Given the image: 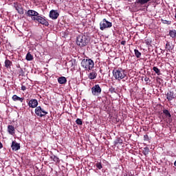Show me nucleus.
<instances>
[{
  "label": "nucleus",
  "mask_w": 176,
  "mask_h": 176,
  "mask_svg": "<svg viewBox=\"0 0 176 176\" xmlns=\"http://www.w3.org/2000/svg\"><path fill=\"white\" fill-rule=\"evenodd\" d=\"M32 20L33 21H38V23L42 24L43 25H45V27H47L49 25V22L47 21V20L39 16V14L37 16L33 17Z\"/></svg>",
  "instance_id": "obj_5"
},
{
  "label": "nucleus",
  "mask_w": 176,
  "mask_h": 176,
  "mask_svg": "<svg viewBox=\"0 0 176 176\" xmlns=\"http://www.w3.org/2000/svg\"><path fill=\"white\" fill-rule=\"evenodd\" d=\"M76 42L80 47H85V46H87V43L89 42V37L83 34L79 35L77 36Z\"/></svg>",
  "instance_id": "obj_1"
},
{
  "label": "nucleus",
  "mask_w": 176,
  "mask_h": 176,
  "mask_svg": "<svg viewBox=\"0 0 176 176\" xmlns=\"http://www.w3.org/2000/svg\"><path fill=\"white\" fill-rule=\"evenodd\" d=\"M146 45H148V46H151V43H152V41L149 39H146L144 41Z\"/></svg>",
  "instance_id": "obj_33"
},
{
  "label": "nucleus",
  "mask_w": 176,
  "mask_h": 176,
  "mask_svg": "<svg viewBox=\"0 0 176 176\" xmlns=\"http://www.w3.org/2000/svg\"><path fill=\"white\" fill-rule=\"evenodd\" d=\"M161 22L162 24H166L167 25H171V23H173L171 21H167L166 19H162Z\"/></svg>",
  "instance_id": "obj_25"
},
{
  "label": "nucleus",
  "mask_w": 176,
  "mask_h": 176,
  "mask_svg": "<svg viewBox=\"0 0 176 176\" xmlns=\"http://www.w3.org/2000/svg\"><path fill=\"white\" fill-rule=\"evenodd\" d=\"M28 104L30 108L38 107V100L36 99H31Z\"/></svg>",
  "instance_id": "obj_12"
},
{
  "label": "nucleus",
  "mask_w": 176,
  "mask_h": 176,
  "mask_svg": "<svg viewBox=\"0 0 176 176\" xmlns=\"http://www.w3.org/2000/svg\"><path fill=\"white\" fill-rule=\"evenodd\" d=\"M144 80H145V82H146L147 83H150V82H151V80H149V78H148V77H145V78H144Z\"/></svg>",
  "instance_id": "obj_35"
},
{
  "label": "nucleus",
  "mask_w": 176,
  "mask_h": 176,
  "mask_svg": "<svg viewBox=\"0 0 176 176\" xmlns=\"http://www.w3.org/2000/svg\"><path fill=\"white\" fill-rule=\"evenodd\" d=\"M25 59L28 60V61H32V60H34V56L31 54V53L28 52L27 54H26V58Z\"/></svg>",
  "instance_id": "obj_23"
},
{
  "label": "nucleus",
  "mask_w": 176,
  "mask_h": 176,
  "mask_svg": "<svg viewBox=\"0 0 176 176\" xmlns=\"http://www.w3.org/2000/svg\"><path fill=\"white\" fill-rule=\"evenodd\" d=\"M35 113L37 116H39L40 118H43V116H46L47 115V111L42 109L41 106H38L35 109Z\"/></svg>",
  "instance_id": "obj_6"
},
{
  "label": "nucleus",
  "mask_w": 176,
  "mask_h": 176,
  "mask_svg": "<svg viewBox=\"0 0 176 176\" xmlns=\"http://www.w3.org/2000/svg\"><path fill=\"white\" fill-rule=\"evenodd\" d=\"M148 6H149V5H148V6H146V8H148Z\"/></svg>",
  "instance_id": "obj_43"
},
{
  "label": "nucleus",
  "mask_w": 176,
  "mask_h": 176,
  "mask_svg": "<svg viewBox=\"0 0 176 176\" xmlns=\"http://www.w3.org/2000/svg\"><path fill=\"white\" fill-rule=\"evenodd\" d=\"M121 45H123V46H124L126 45V41H121Z\"/></svg>",
  "instance_id": "obj_37"
},
{
  "label": "nucleus",
  "mask_w": 176,
  "mask_h": 176,
  "mask_svg": "<svg viewBox=\"0 0 176 176\" xmlns=\"http://www.w3.org/2000/svg\"><path fill=\"white\" fill-rule=\"evenodd\" d=\"M19 72V76H25V72L22 68H20L18 70Z\"/></svg>",
  "instance_id": "obj_27"
},
{
  "label": "nucleus",
  "mask_w": 176,
  "mask_h": 176,
  "mask_svg": "<svg viewBox=\"0 0 176 176\" xmlns=\"http://www.w3.org/2000/svg\"><path fill=\"white\" fill-rule=\"evenodd\" d=\"M153 70L155 71V74L160 75V69H159V68H157V67H153Z\"/></svg>",
  "instance_id": "obj_30"
},
{
  "label": "nucleus",
  "mask_w": 176,
  "mask_h": 176,
  "mask_svg": "<svg viewBox=\"0 0 176 176\" xmlns=\"http://www.w3.org/2000/svg\"><path fill=\"white\" fill-rule=\"evenodd\" d=\"M81 66L85 68L86 71H91L94 68V61L90 58L82 59L81 61Z\"/></svg>",
  "instance_id": "obj_2"
},
{
  "label": "nucleus",
  "mask_w": 176,
  "mask_h": 176,
  "mask_svg": "<svg viewBox=\"0 0 176 176\" xmlns=\"http://www.w3.org/2000/svg\"><path fill=\"white\" fill-rule=\"evenodd\" d=\"M175 18L176 19V13H175Z\"/></svg>",
  "instance_id": "obj_41"
},
{
  "label": "nucleus",
  "mask_w": 176,
  "mask_h": 176,
  "mask_svg": "<svg viewBox=\"0 0 176 176\" xmlns=\"http://www.w3.org/2000/svg\"><path fill=\"white\" fill-rule=\"evenodd\" d=\"M76 123L78 126H82L83 125V121L82 120V119H80V118L76 119Z\"/></svg>",
  "instance_id": "obj_29"
},
{
  "label": "nucleus",
  "mask_w": 176,
  "mask_h": 176,
  "mask_svg": "<svg viewBox=\"0 0 176 176\" xmlns=\"http://www.w3.org/2000/svg\"><path fill=\"white\" fill-rule=\"evenodd\" d=\"M3 148V144H2V142H0V149H2Z\"/></svg>",
  "instance_id": "obj_38"
},
{
  "label": "nucleus",
  "mask_w": 176,
  "mask_h": 176,
  "mask_svg": "<svg viewBox=\"0 0 176 176\" xmlns=\"http://www.w3.org/2000/svg\"><path fill=\"white\" fill-rule=\"evenodd\" d=\"M144 141H149V136L148 135H144Z\"/></svg>",
  "instance_id": "obj_34"
},
{
  "label": "nucleus",
  "mask_w": 176,
  "mask_h": 176,
  "mask_svg": "<svg viewBox=\"0 0 176 176\" xmlns=\"http://www.w3.org/2000/svg\"><path fill=\"white\" fill-rule=\"evenodd\" d=\"M166 56H168V53H166Z\"/></svg>",
  "instance_id": "obj_42"
},
{
  "label": "nucleus",
  "mask_w": 176,
  "mask_h": 176,
  "mask_svg": "<svg viewBox=\"0 0 176 176\" xmlns=\"http://www.w3.org/2000/svg\"><path fill=\"white\" fill-rule=\"evenodd\" d=\"M169 36H170V38H176V30H169Z\"/></svg>",
  "instance_id": "obj_24"
},
{
  "label": "nucleus",
  "mask_w": 176,
  "mask_h": 176,
  "mask_svg": "<svg viewBox=\"0 0 176 176\" xmlns=\"http://www.w3.org/2000/svg\"><path fill=\"white\" fill-rule=\"evenodd\" d=\"M11 148L12 151H19V149H20V144L16 142H12Z\"/></svg>",
  "instance_id": "obj_14"
},
{
  "label": "nucleus",
  "mask_w": 176,
  "mask_h": 176,
  "mask_svg": "<svg viewBox=\"0 0 176 176\" xmlns=\"http://www.w3.org/2000/svg\"><path fill=\"white\" fill-rule=\"evenodd\" d=\"M165 49H166V52H171L173 50V45H171L170 42H166Z\"/></svg>",
  "instance_id": "obj_20"
},
{
  "label": "nucleus",
  "mask_w": 176,
  "mask_h": 176,
  "mask_svg": "<svg viewBox=\"0 0 176 176\" xmlns=\"http://www.w3.org/2000/svg\"><path fill=\"white\" fill-rule=\"evenodd\" d=\"M142 153H143V155H144V156L148 155V153H149V148L148 147H144L143 148Z\"/></svg>",
  "instance_id": "obj_26"
},
{
  "label": "nucleus",
  "mask_w": 176,
  "mask_h": 176,
  "mask_svg": "<svg viewBox=\"0 0 176 176\" xmlns=\"http://www.w3.org/2000/svg\"><path fill=\"white\" fill-rule=\"evenodd\" d=\"M14 8L18 12L19 14H24V8L20 3H14Z\"/></svg>",
  "instance_id": "obj_8"
},
{
  "label": "nucleus",
  "mask_w": 176,
  "mask_h": 176,
  "mask_svg": "<svg viewBox=\"0 0 176 176\" xmlns=\"http://www.w3.org/2000/svg\"><path fill=\"white\" fill-rule=\"evenodd\" d=\"M17 68H19V69H20V68H21V67H20V65H19L17 66Z\"/></svg>",
  "instance_id": "obj_40"
},
{
  "label": "nucleus",
  "mask_w": 176,
  "mask_h": 176,
  "mask_svg": "<svg viewBox=\"0 0 176 176\" xmlns=\"http://www.w3.org/2000/svg\"><path fill=\"white\" fill-rule=\"evenodd\" d=\"M21 90H22L23 91H25V90H27V87H25V86L22 85L21 87Z\"/></svg>",
  "instance_id": "obj_36"
},
{
  "label": "nucleus",
  "mask_w": 176,
  "mask_h": 176,
  "mask_svg": "<svg viewBox=\"0 0 176 176\" xmlns=\"http://www.w3.org/2000/svg\"><path fill=\"white\" fill-rule=\"evenodd\" d=\"M28 17H31L32 20L33 17H38L39 13L34 10H28L26 12Z\"/></svg>",
  "instance_id": "obj_9"
},
{
  "label": "nucleus",
  "mask_w": 176,
  "mask_h": 176,
  "mask_svg": "<svg viewBox=\"0 0 176 176\" xmlns=\"http://www.w3.org/2000/svg\"><path fill=\"white\" fill-rule=\"evenodd\" d=\"M112 27V23L108 21L107 19H103L100 23V30L104 31L107 28H111Z\"/></svg>",
  "instance_id": "obj_4"
},
{
  "label": "nucleus",
  "mask_w": 176,
  "mask_h": 176,
  "mask_svg": "<svg viewBox=\"0 0 176 176\" xmlns=\"http://www.w3.org/2000/svg\"><path fill=\"white\" fill-rule=\"evenodd\" d=\"M102 91V89H101V87H100V85L97 84L95 85L91 88V93L93 96H100Z\"/></svg>",
  "instance_id": "obj_7"
},
{
  "label": "nucleus",
  "mask_w": 176,
  "mask_h": 176,
  "mask_svg": "<svg viewBox=\"0 0 176 176\" xmlns=\"http://www.w3.org/2000/svg\"><path fill=\"white\" fill-rule=\"evenodd\" d=\"M50 159H52V160H53V162H55V163H60V158H58L57 156H56L54 154H52L50 156Z\"/></svg>",
  "instance_id": "obj_21"
},
{
  "label": "nucleus",
  "mask_w": 176,
  "mask_h": 176,
  "mask_svg": "<svg viewBox=\"0 0 176 176\" xmlns=\"http://www.w3.org/2000/svg\"><path fill=\"white\" fill-rule=\"evenodd\" d=\"M163 113L165 115L166 118H167L168 119H170L171 118V113H170V111H168V110L164 109Z\"/></svg>",
  "instance_id": "obj_22"
},
{
  "label": "nucleus",
  "mask_w": 176,
  "mask_h": 176,
  "mask_svg": "<svg viewBox=\"0 0 176 176\" xmlns=\"http://www.w3.org/2000/svg\"><path fill=\"white\" fill-rule=\"evenodd\" d=\"M8 132L10 135H14V133L16 130L14 129V126L13 125H8Z\"/></svg>",
  "instance_id": "obj_13"
},
{
  "label": "nucleus",
  "mask_w": 176,
  "mask_h": 176,
  "mask_svg": "<svg viewBox=\"0 0 176 176\" xmlns=\"http://www.w3.org/2000/svg\"><path fill=\"white\" fill-rule=\"evenodd\" d=\"M58 82L60 85H65L67 83V78L62 76L58 78Z\"/></svg>",
  "instance_id": "obj_17"
},
{
  "label": "nucleus",
  "mask_w": 176,
  "mask_h": 176,
  "mask_svg": "<svg viewBox=\"0 0 176 176\" xmlns=\"http://www.w3.org/2000/svg\"><path fill=\"white\" fill-rule=\"evenodd\" d=\"M176 99V93H175L173 91H169L167 94H166V100H168V101H173V100H175Z\"/></svg>",
  "instance_id": "obj_10"
},
{
  "label": "nucleus",
  "mask_w": 176,
  "mask_h": 176,
  "mask_svg": "<svg viewBox=\"0 0 176 176\" xmlns=\"http://www.w3.org/2000/svg\"><path fill=\"white\" fill-rule=\"evenodd\" d=\"M124 176H129V175H127V173H124Z\"/></svg>",
  "instance_id": "obj_39"
},
{
  "label": "nucleus",
  "mask_w": 176,
  "mask_h": 176,
  "mask_svg": "<svg viewBox=\"0 0 176 176\" xmlns=\"http://www.w3.org/2000/svg\"><path fill=\"white\" fill-rule=\"evenodd\" d=\"M12 99L13 101H20V102L24 101V98H20L17 95L12 96Z\"/></svg>",
  "instance_id": "obj_18"
},
{
  "label": "nucleus",
  "mask_w": 176,
  "mask_h": 176,
  "mask_svg": "<svg viewBox=\"0 0 176 176\" xmlns=\"http://www.w3.org/2000/svg\"><path fill=\"white\" fill-rule=\"evenodd\" d=\"M109 91L111 93V94H113V93H116V89L113 88V87H111L109 88Z\"/></svg>",
  "instance_id": "obj_32"
},
{
  "label": "nucleus",
  "mask_w": 176,
  "mask_h": 176,
  "mask_svg": "<svg viewBox=\"0 0 176 176\" xmlns=\"http://www.w3.org/2000/svg\"><path fill=\"white\" fill-rule=\"evenodd\" d=\"M96 166L97 167V168H98V170H101V168H102V163L98 162L96 164Z\"/></svg>",
  "instance_id": "obj_31"
},
{
  "label": "nucleus",
  "mask_w": 176,
  "mask_h": 176,
  "mask_svg": "<svg viewBox=\"0 0 176 176\" xmlns=\"http://www.w3.org/2000/svg\"><path fill=\"white\" fill-rule=\"evenodd\" d=\"M134 52H135V57H137V58H140V57H141V56H142L141 52H140V51H138V50H134Z\"/></svg>",
  "instance_id": "obj_28"
},
{
  "label": "nucleus",
  "mask_w": 176,
  "mask_h": 176,
  "mask_svg": "<svg viewBox=\"0 0 176 176\" xmlns=\"http://www.w3.org/2000/svg\"><path fill=\"white\" fill-rule=\"evenodd\" d=\"M58 16H60V14L56 10H52L50 12V19H52V20H56V19L58 18Z\"/></svg>",
  "instance_id": "obj_11"
},
{
  "label": "nucleus",
  "mask_w": 176,
  "mask_h": 176,
  "mask_svg": "<svg viewBox=\"0 0 176 176\" xmlns=\"http://www.w3.org/2000/svg\"><path fill=\"white\" fill-rule=\"evenodd\" d=\"M122 144H123V140L121 138H116L114 141V146H116L118 144L122 145Z\"/></svg>",
  "instance_id": "obj_19"
},
{
  "label": "nucleus",
  "mask_w": 176,
  "mask_h": 176,
  "mask_svg": "<svg viewBox=\"0 0 176 176\" xmlns=\"http://www.w3.org/2000/svg\"><path fill=\"white\" fill-rule=\"evenodd\" d=\"M88 78L91 80L93 79H96V78H97V72H96V71L94 70H92V72L88 75Z\"/></svg>",
  "instance_id": "obj_16"
},
{
  "label": "nucleus",
  "mask_w": 176,
  "mask_h": 176,
  "mask_svg": "<svg viewBox=\"0 0 176 176\" xmlns=\"http://www.w3.org/2000/svg\"><path fill=\"white\" fill-rule=\"evenodd\" d=\"M4 64H5L6 68H7V69H10V68H12V65H13V63H12V61L8 59L5 60Z\"/></svg>",
  "instance_id": "obj_15"
},
{
  "label": "nucleus",
  "mask_w": 176,
  "mask_h": 176,
  "mask_svg": "<svg viewBox=\"0 0 176 176\" xmlns=\"http://www.w3.org/2000/svg\"><path fill=\"white\" fill-rule=\"evenodd\" d=\"M113 76H114L115 79L117 80H122V79L126 78V73H124V70L122 69H116L113 70Z\"/></svg>",
  "instance_id": "obj_3"
}]
</instances>
